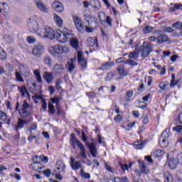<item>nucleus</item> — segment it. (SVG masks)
I'll use <instances>...</instances> for the list:
<instances>
[{
  "label": "nucleus",
  "instance_id": "obj_46",
  "mask_svg": "<svg viewBox=\"0 0 182 182\" xmlns=\"http://www.w3.org/2000/svg\"><path fill=\"white\" fill-rule=\"evenodd\" d=\"M80 176L84 177V178H90V173L85 172L83 168L80 170Z\"/></svg>",
  "mask_w": 182,
  "mask_h": 182
},
{
  "label": "nucleus",
  "instance_id": "obj_20",
  "mask_svg": "<svg viewBox=\"0 0 182 182\" xmlns=\"http://www.w3.org/2000/svg\"><path fill=\"white\" fill-rule=\"evenodd\" d=\"M43 77L47 83H52V80H53V74L46 71L43 73Z\"/></svg>",
  "mask_w": 182,
  "mask_h": 182
},
{
  "label": "nucleus",
  "instance_id": "obj_36",
  "mask_svg": "<svg viewBox=\"0 0 182 182\" xmlns=\"http://www.w3.org/2000/svg\"><path fill=\"white\" fill-rule=\"evenodd\" d=\"M18 89L23 97H25V96L28 95V90L26 89V87L21 86V87H18Z\"/></svg>",
  "mask_w": 182,
  "mask_h": 182
},
{
  "label": "nucleus",
  "instance_id": "obj_7",
  "mask_svg": "<svg viewBox=\"0 0 182 182\" xmlns=\"http://www.w3.org/2000/svg\"><path fill=\"white\" fill-rule=\"evenodd\" d=\"M84 19L87 22L88 26H85V31L88 33H92L96 29V27H92L90 26V22H92L93 21H96V18L92 16L90 14H85L84 15Z\"/></svg>",
  "mask_w": 182,
  "mask_h": 182
},
{
  "label": "nucleus",
  "instance_id": "obj_14",
  "mask_svg": "<svg viewBox=\"0 0 182 182\" xmlns=\"http://www.w3.org/2000/svg\"><path fill=\"white\" fill-rule=\"evenodd\" d=\"M53 9H55L56 12H63L64 8L63 4L60 1H55L52 4Z\"/></svg>",
  "mask_w": 182,
  "mask_h": 182
},
{
  "label": "nucleus",
  "instance_id": "obj_11",
  "mask_svg": "<svg viewBox=\"0 0 182 182\" xmlns=\"http://www.w3.org/2000/svg\"><path fill=\"white\" fill-rule=\"evenodd\" d=\"M43 46L42 44H37L32 50V54L36 58H39L43 53Z\"/></svg>",
  "mask_w": 182,
  "mask_h": 182
},
{
  "label": "nucleus",
  "instance_id": "obj_16",
  "mask_svg": "<svg viewBox=\"0 0 182 182\" xmlns=\"http://www.w3.org/2000/svg\"><path fill=\"white\" fill-rule=\"evenodd\" d=\"M168 36L166 34H161L156 38V43H159V45L166 43V42H168Z\"/></svg>",
  "mask_w": 182,
  "mask_h": 182
},
{
  "label": "nucleus",
  "instance_id": "obj_49",
  "mask_svg": "<svg viewBox=\"0 0 182 182\" xmlns=\"http://www.w3.org/2000/svg\"><path fill=\"white\" fill-rule=\"evenodd\" d=\"M6 69L10 73L14 72V65L9 63H6Z\"/></svg>",
  "mask_w": 182,
  "mask_h": 182
},
{
  "label": "nucleus",
  "instance_id": "obj_43",
  "mask_svg": "<svg viewBox=\"0 0 182 182\" xmlns=\"http://www.w3.org/2000/svg\"><path fill=\"white\" fill-rule=\"evenodd\" d=\"M0 59L1 60H6V53L0 47Z\"/></svg>",
  "mask_w": 182,
  "mask_h": 182
},
{
  "label": "nucleus",
  "instance_id": "obj_58",
  "mask_svg": "<svg viewBox=\"0 0 182 182\" xmlns=\"http://www.w3.org/2000/svg\"><path fill=\"white\" fill-rule=\"evenodd\" d=\"M114 122H116V123H120V122H122V120H123V117L120 114H118L117 116H116L114 118Z\"/></svg>",
  "mask_w": 182,
  "mask_h": 182
},
{
  "label": "nucleus",
  "instance_id": "obj_2",
  "mask_svg": "<svg viewBox=\"0 0 182 182\" xmlns=\"http://www.w3.org/2000/svg\"><path fill=\"white\" fill-rule=\"evenodd\" d=\"M49 52L53 56H56L58 55H64L69 52V48L66 46L55 45L49 48Z\"/></svg>",
  "mask_w": 182,
  "mask_h": 182
},
{
  "label": "nucleus",
  "instance_id": "obj_64",
  "mask_svg": "<svg viewBox=\"0 0 182 182\" xmlns=\"http://www.w3.org/2000/svg\"><path fill=\"white\" fill-rule=\"evenodd\" d=\"M38 128L36 124H33L30 128L28 129V130L30 131V133H33L32 132H33V130H36V129Z\"/></svg>",
  "mask_w": 182,
  "mask_h": 182
},
{
  "label": "nucleus",
  "instance_id": "obj_50",
  "mask_svg": "<svg viewBox=\"0 0 182 182\" xmlns=\"http://www.w3.org/2000/svg\"><path fill=\"white\" fill-rule=\"evenodd\" d=\"M125 63H127V65H130L131 66H137V62L132 60V58L127 60Z\"/></svg>",
  "mask_w": 182,
  "mask_h": 182
},
{
  "label": "nucleus",
  "instance_id": "obj_1",
  "mask_svg": "<svg viewBox=\"0 0 182 182\" xmlns=\"http://www.w3.org/2000/svg\"><path fill=\"white\" fill-rule=\"evenodd\" d=\"M38 36L43 39H50L53 41L55 38V31L50 26H46L43 28H40L38 32Z\"/></svg>",
  "mask_w": 182,
  "mask_h": 182
},
{
  "label": "nucleus",
  "instance_id": "obj_5",
  "mask_svg": "<svg viewBox=\"0 0 182 182\" xmlns=\"http://www.w3.org/2000/svg\"><path fill=\"white\" fill-rule=\"evenodd\" d=\"M32 107L27 103L26 101H23L21 109L19 111V114L23 119H28L31 114H32Z\"/></svg>",
  "mask_w": 182,
  "mask_h": 182
},
{
  "label": "nucleus",
  "instance_id": "obj_42",
  "mask_svg": "<svg viewBox=\"0 0 182 182\" xmlns=\"http://www.w3.org/2000/svg\"><path fill=\"white\" fill-rule=\"evenodd\" d=\"M156 68L160 71L161 76H164V75H166V67H161V65H158L156 66Z\"/></svg>",
  "mask_w": 182,
  "mask_h": 182
},
{
  "label": "nucleus",
  "instance_id": "obj_24",
  "mask_svg": "<svg viewBox=\"0 0 182 182\" xmlns=\"http://www.w3.org/2000/svg\"><path fill=\"white\" fill-rule=\"evenodd\" d=\"M177 164H178V161L174 159H171L168 163V166L171 170H174L175 168H176Z\"/></svg>",
  "mask_w": 182,
  "mask_h": 182
},
{
  "label": "nucleus",
  "instance_id": "obj_32",
  "mask_svg": "<svg viewBox=\"0 0 182 182\" xmlns=\"http://www.w3.org/2000/svg\"><path fill=\"white\" fill-rule=\"evenodd\" d=\"M65 164L62 161H58L57 162V170L59 173H62L65 170Z\"/></svg>",
  "mask_w": 182,
  "mask_h": 182
},
{
  "label": "nucleus",
  "instance_id": "obj_63",
  "mask_svg": "<svg viewBox=\"0 0 182 182\" xmlns=\"http://www.w3.org/2000/svg\"><path fill=\"white\" fill-rule=\"evenodd\" d=\"M52 103H55V105H58L59 102H60V98L58 97H55L53 98H51Z\"/></svg>",
  "mask_w": 182,
  "mask_h": 182
},
{
  "label": "nucleus",
  "instance_id": "obj_21",
  "mask_svg": "<svg viewBox=\"0 0 182 182\" xmlns=\"http://www.w3.org/2000/svg\"><path fill=\"white\" fill-rule=\"evenodd\" d=\"M53 19L58 28H62V26H63V20H62V18H60L58 14H54Z\"/></svg>",
  "mask_w": 182,
  "mask_h": 182
},
{
  "label": "nucleus",
  "instance_id": "obj_17",
  "mask_svg": "<svg viewBox=\"0 0 182 182\" xmlns=\"http://www.w3.org/2000/svg\"><path fill=\"white\" fill-rule=\"evenodd\" d=\"M68 41H70V46H72V48H73L76 50L79 49V40L77 38H73L71 34V36L70 39H68Z\"/></svg>",
  "mask_w": 182,
  "mask_h": 182
},
{
  "label": "nucleus",
  "instance_id": "obj_19",
  "mask_svg": "<svg viewBox=\"0 0 182 182\" xmlns=\"http://www.w3.org/2000/svg\"><path fill=\"white\" fill-rule=\"evenodd\" d=\"M87 146L89 148L92 157H97V149H96V146L95 145V144H87Z\"/></svg>",
  "mask_w": 182,
  "mask_h": 182
},
{
  "label": "nucleus",
  "instance_id": "obj_55",
  "mask_svg": "<svg viewBox=\"0 0 182 182\" xmlns=\"http://www.w3.org/2000/svg\"><path fill=\"white\" fill-rule=\"evenodd\" d=\"M117 71H118L119 75H121V76H124V75H125L124 67H123V66L118 67Z\"/></svg>",
  "mask_w": 182,
  "mask_h": 182
},
{
  "label": "nucleus",
  "instance_id": "obj_56",
  "mask_svg": "<svg viewBox=\"0 0 182 182\" xmlns=\"http://www.w3.org/2000/svg\"><path fill=\"white\" fill-rule=\"evenodd\" d=\"M173 131L176 132V133H181L182 126L181 125H177L176 127H173Z\"/></svg>",
  "mask_w": 182,
  "mask_h": 182
},
{
  "label": "nucleus",
  "instance_id": "obj_13",
  "mask_svg": "<svg viewBox=\"0 0 182 182\" xmlns=\"http://www.w3.org/2000/svg\"><path fill=\"white\" fill-rule=\"evenodd\" d=\"M75 62H76V58H70L68 61V63L65 65V68L68 70V72L72 73L76 68V65H75Z\"/></svg>",
  "mask_w": 182,
  "mask_h": 182
},
{
  "label": "nucleus",
  "instance_id": "obj_48",
  "mask_svg": "<svg viewBox=\"0 0 182 182\" xmlns=\"http://www.w3.org/2000/svg\"><path fill=\"white\" fill-rule=\"evenodd\" d=\"M172 28H176V29H179V31H182V23L177 21L176 23L172 24Z\"/></svg>",
  "mask_w": 182,
  "mask_h": 182
},
{
  "label": "nucleus",
  "instance_id": "obj_22",
  "mask_svg": "<svg viewBox=\"0 0 182 182\" xmlns=\"http://www.w3.org/2000/svg\"><path fill=\"white\" fill-rule=\"evenodd\" d=\"M0 120L5 122L6 124H11V119L8 118V114L2 111H0Z\"/></svg>",
  "mask_w": 182,
  "mask_h": 182
},
{
  "label": "nucleus",
  "instance_id": "obj_51",
  "mask_svg": "<svg viewBox=\"0 0 182 182\" xmlns=\"http://www.w3.org/2000/svg\"><path fill=\"white\" fill-rule=\"evenodd\" d=\"M48 113L55 114V106H53L52 103L48 104Z\"/></svg>",
  "mask_w": 182,
  "mask_h": 182
},
{
  "label": "nucleus",
  "instance_id": "obj_18",
  "mask_svg": "<svg viewBox=\"0 0 182 182\" xmlns=\"http://www.w3.org/2000/svg\"><path fill=\"white\" fill-rule=\"evenodd\" d=\"M87 42L88 46H90L91 48H92V46H96L97 48H99V43H97V38H93L92 37H89L87 39Z\"/></svg>",
  "mask_w": 182,
  "mask_h": 182
},
{
  "label": "nucleus",
  "instance_id": "obj_40",
  "mask_svg": "<svg viewBox=\"0 0 182 182\" xmlns=\"http://www.w3.org/2000/svg\"><path fill=\"white\" fill-rule=\"evenodd\" d=\"M134 146L135 149H136L137 150H140L143 149V147H144V144H143V141H139L134 142Z\"/></svg>",
  "mask_w": 182,
  "mask_h": 182
},
{
  "label": "nucleus",
  "instance_id": "obj_15",
  "mask_svg": "<svg viewBox=\"0 0 182 182\" xmlns=\"http://www.w3.org/2000/svg\"><path fill=\"white\" fill-rule=\"evenodd\" d=\"M35 4L37 6V8L41 11V12H48V6H46V5H45L41 0H36L35 1Z\"/></svg>",
  "mask_w": 182,
  "mask_h": 182
},
{
  "label": "nucleus",
  "instance_id": "obj_61",
  "mask_svg": "<svg viewBox=\"0 0 182 182\" xmlns=\"http://www.w3.org/2000/svg\"><path fill=\"white\" fill-rule=\"evenodd\" d=\"M104 22H106L109 26H112V18H110V16H107Z\"/></svg>",
  "mask_w": 182,
  "mask_h": 182
},
{
  "label": "nucleus",
  "instance_id": "obj_53",
  "mask_svg": "<svg viewBox=\"0 0 182 182\" xmlns=\"http://www.w3.org/2000/svg\"><path fill=\"white\" fill-rule=\"evenodd\" d=\"M26 41L28 42V43H35V42H36V38H35V37L33 36H28L26 38Z\"/></svg>",
  "mask_w": 182,
  "mask_h": 182
},
{
  "label": "nucleus",
  "instance_id": "obj_29",
  "mask_svg": "<svg viewBox=\"0 0 182 182\" xmlns=\"http://www.w3.org/2000/svg\"><path fill=\"white\" fill-rule=\"evenodd\" d=\"M139 166H140V170L142 174H149V173H150V170L147 168V165L144 164V163L141 162L139 164Z\"/></svg>",
  "mask_w": 182,
  "mask_h": 182
},
{
  "label": "nucleus",
  "instance_id": "obj_23",
  "mask_svg": "<svg viewBox=\"0 0 182 182\" xmlns=\"http://www.w3.org/2000/svg\"><path fill=\"white\" fill-rule=\"evenodd\" d=\"M53 70L55 73H60L65 70V67L63 66V64L56 63L54 65Z\"/></svg>",
  "mask_w": 182,
  "mask_h": 182
},
{
  "label": "nucleus",
  "instance_id": "obj_34",
  "mask_svg": "<svg viewBox=\"0 0 182 182\" xmlns=\"http://www.w3.org/2000/svg\"><path fill=\"white\" fill-rule=\"evenodd\" d=\"M78 149H80V155L82 159H87V156H86V149H85V145H81Z\"/></svg>",
  "mask_w": 182,
  "mask_h": 182
},
{
  "label": "nucleus",
  "instance_id": "obj_57",
  "mask_svg": "<svg viewBox=\"0 0 182 182\" xmlns=\"http://www.w3.org/2000/svg\"><path fill=\"white\" fill-rule=\"evenodd\" d=\"M87 96H88L89 99H95L96 97L95 92H89L86 93Z\"/></svg>",
  "mask_w": 182,
  "mask_h": 182
},
{
  "label": "nucleus",
  "instance_id": "obj_39",
  "mask_svg": "<svg viewBox=\"0 0 182 182\" xmlns=\"http://www.w3.org/2000/svg\"><path fill=\"white\" fill-rule=\"evenodd\" d=\"M129 59H139V51H132L129 54Z\"/></svg>",
  "mask_w": 182,
  "mask_h": 182
},
{
  "label": "nucleus",
  "instance_id": "obj_44",
  "mask_svg": "<svg viewBox=\"0 0 182 182\" xmlns=\"http://www.w3.org/2000/svg\"><path fill=\"white\" fill-rule=\"evenodd\" d=\"M172 79L171 80V84L170 86L171 87H174V86H176V85H177V83H178V80L176 81V75L175 74H172Z\"/></svg>",
  "mask_w": 182,
  "mask_h": 182
},
{
  "label": "nucleus",
  "instance_id": "obj_38",
  "mask_svg": "<svg viewBox=\"0 0 182 182\" xmlns=\"http://www.w3.org/2000/svg\"><path fill=\"white\" fill-rule=\"evenodd\" d=\"M165 182H173V176L170 172L166 171L164 173Z\"/></svg>",
  "mask_w": 182,
  "mask_h": 182
},
{
  "label": "nucleus",
  "instance_id": "obj_6",
  "mask_svg": "<svg viewBox=\"0 0 182 182\" xmlns=\"http://www.w3.org/2000/svg\"><path fill=\"white\" fill-rule=\"evenodd\" d=\"M28 29L32 33H37L41 31V28L38 27V21L36 20L31 18L28 20Z\"/></svg>",
  "mask_w": 182,
  "mask_h": 182
},
{
  "label": "nucleus",
  "instance_id": "obj_9",
  "mask_svg": "<svg viewBox=\"0 0 182 182\" xmlns=\"http://www.w3.org/2000/svg\"><path fill=\"white\" fill-rule=\"evenodd\" d=\"M77 58L78 63H80V65L81 66V69L85 70L87 66V62L86 61V58L83 57V53H82L81 51H78L77 53Z\"/></svg>",
  "mask_w": 182,
  "mask_h": 182
},
{
  "label": "nucleus",
  "instance_id": "obj_60",
  "mask_svg": "<svg viewBox=\"0 0 182 182\" xmlns=\"http://www.w3.org/2000/svg\"><path fill=\"white\" fill-rule=\"evenodd\" d=\"M176 182H182V173L178 172L176 173Z\"/></svg>",
  "mask_w": 182,
  "mask_h": 182
},
{
  "label": "nucleus",
  "instance_id": "obj_62",
  "mask_svg": "<svg viewBox=\"0 0 182 182\" xmlns=\"http://www.w3.org/2000/svg\"><path fill=\"white\" fill-rule=\"evenodd\" d=\"M4 39L8 43H11L12 41H14V38L11 36H5Z\"/></svg>",
  "mask_w": 182,
  "mask_h": 182
},
{
  "label": "nucleus",
  "instance_id": "obj_26",
  "mask_svg": "<svg viewBox=\"0 0 182 182\" xmlns=\"http://www.w3.org/2000/svg\"><path fill=\"white\" fill-rule=\"evenodd\" d=\"M114 63L113 62H107L101 65L100 68V70H109L112 68V66H114Z\"/></svg>",
  "mask_w": 182,
  "mask_h": 182
},
{
  "label": "nucleus",
  "instance_id": "obj_31",
  "mask_svg": "<svg viewBox=\"0 0 182 182\" xmlns=\"http://www.w3.org/2000/svg\"><path fill=\"white\" fill-rule=\"evenodd\" d=\"M15 77L16 82H20L21 83H23L25 82V80L23 79V77L22 76V73L21 72L16 70L15 72Z\"/></svg>",
  "mask_w": 182,
  "mask_h": 182
},
{
  "label": "nucleus",
  "instance_id": "obj_30",
  "mask_svg": "<svg viewBox=\"0 0 182 182\" xmlns=\"http://www.w3.org/2000/svg\"><path fill=\"white\" fill-rule=\"evenodd\" d=\"M164 155V151L161 149H157L151 154V156H153V157H155V159H158L159 157H162Z\"/></svg>",
  "mask_w": 182,
  "mask_h": 182
},
{
  "label": "nucleus",
  "instance_id": "obj_25",
  "mask_svg": "<svg viewBox=\"0 0 182 182\" xmlns=\"http://www.w3.org/2000/svg\"><path fill=\"white\" fill-rule=\"evenodd\" d=\"M25 124H28V121L23 119L21 118H18V121L17 122V126L16 127V130L18 132V129H22Z\"/></svg>",
  "mask_w": 182,
  "mask_h": 182
},
{
  "label": "nucleus",
  "instance_id": "obj_52",
  "mask_svg": "<svg viewBox=\"0 0 182 182\" xmlns=\"http://www.w3.org/2000/svg\"><path fill=\"white\" fill-rule=\"evenodd\" d=\"M113 77H114V73H113L112 72H109L107 74L105 80L110 81V80H112V79H113Z\"/></svg>",
  "mask_w": 182,
  "mask_h": 182
},
{
  "label": "nucleus",
  "instance_id": "obj_27",
  "mask_svg": "<svg viewBox=\"0 0 182 182\" xmlns=\"http://www.w3.org/2000/svg\"><path fill=\"white\" fill-rule=\"evenodd\" d=\"M71 168L73 170L77 171L79 170V168H83V166H82V161H77L75 163L71 164Z\"/></svg>",
  "mask_w": 182,
  "mask_h": 182
},
{
  "label": "nucleus",
  "instance_id": "obj_8",
  "mask_svg": "<svg viewBox=\"0 0 182 182\" xmlns=\"http://www.w3.org/2000/svg\"><path fill=\"white\" fill-rule=\"evenodd\" d=\"M73 22L75 23V28H77V31L79 32L83 33L85 32V28H83V25L82 24V19H80V17L77 16H73Z\"/></svg>",
  "mask_w": 182,
  "mask_h": 182
},
{
  "label": "nucleus",
  "instance_id": "obj_33",
  "mask_svg": "<svg viewBox=\"0 0 182 182\" xmlns=\"http://www.w3.org/2000/svg\"><path fill=\"white\" fill-rule=\"evenodd\" d=\"M33 74L38 83H42V76H41V71L39 70H34Z\"/></svg>",
  "mask_w": 182,
  "mask_h": 182
},
{
  "label": "nucleus",
  "instance_id": "obj_12",
  "mask_svg": "<svg viewBox=\"0 0 182 182\" xmlns=\"http://www.w3.org/2000/svg\"><path fill=\"white\" fill-rule=\"evenodd\" d=\"M168 135L166 132L162 133V136L160 138L159 144L161 147H167L168 146Z\"/></svg>",
  "mask_w": 182,
  "mask_h": 182
},
{
  "label": "nucleus",
  "instance_id": "obj_28",
  "mask_svg": "<svg viewBox=\"0 0 182 182\" xmlns=\"http://www.w3.org/2000/svg\"><path fill=\"white\" fill-rule=\"evenodd\" d=\"M31 167L33 170H36L39 171V170H42V164L41 161H36L31 164Z\"/></svg>",
  "mask_w": 182,
  "mask_h": 182
},
{
  "label": "nucleus",
  "instance_id": "obj_54",
  "mask_svg": "<svg viewBox=\"0 0 182 182\" xmlns=\"http://www.w3.org/2000/svg\"><path fill=\"white\" fill-rule=\"evenodd\" d=\"M164 33H173L174 30L171 27H164L163 28Z\"/></svg>",
  "mask_w": 182,
  "mask_h": 182
},
{
  "label": "nucleus",
  "instance_id": "obj_10",
  "mask_svg": "<svg viewBox=\"0 0 182 182\" xmlns=\"http://www.w3.org/2000/svg\"><path fill=\"white\" fill-rule=\"evenodd\" d=\"M70 144L71 146H73V149L74 150L76 149V146H77V147L80 148V146L83 145V144H82V142H80V141H79L77 139H76L75 134H70Z\"/></svg>",
  "mask_w": 182,
  "mask_h": 182
},
{
  "label": "nucleus",
  "instance_id": "obj_4",
  "mask_svg": "<svg viewBox=\"0 0 182 182\" xmlns=\"http://www.w3.org/2000/svg\"><path fill=\"white\" fill-rule=\"evenodd\" d=\"M72 34L69 33L68 29H65L64 31L58 30L55 33V38L60 43H66L69 39H70Z\"/></svg>",
  "mask_w": 182,
  "mask_h": 182
},
{
  "label": "nucleus",
  "instance_id": "obj_59",
  "mask_svg": "<svg viewBox=\"0 0 182 182\" xmlns=\"http://www.w3.org/2000/svg\"><path fill=\"white\" fill-rule=\"evenodd\" d=\"M167 86H168V83L161 82V84H159V88L161 89V90H166Z\"/></svg>",
  "mask_w": 182,
  "mask_h": 182
},
{
  "label": "nucleus",
  "instance_id": "obj_3",
  "mask_svg": "<svg viewBox=\"0 0 182 182\" xmlns=\"http://www.w3.org/2000/svg\"><path fill=\"white\" fill-rule=\"evenodd\" d=\"M153 51V45L149 42H144L142 46L138 48V52L141 58H147Z\"/></svg>",
  "mask_w": 182,
  "mask_h": 182
},
{
  "label": "nucleus",
  "instance_id": "obj_45",
  "mask_svg": "<svg viewBox=\"0 0 182 182\" xmlns=\"http://www.w3.org/2000/svg\"><path fill=\"white\" fill-rule=\"evenodd\" d=\"M153 31V27L150 26H146L144 28L142 32L144 33H150V32Z\"/></svg>",
  "mask_w": 182,
  "mask_h": 182
},
{
  "label": "nucleus",
  "instance_id": "obj_37",
  "mask_svg": "<svg viewBox=\"0 0 182 182\" xmlns=\"http://www.w3.org/2000/svg\"><path fill=\"white\" fill-rule=\"evenodd\" d=\"M114 182H129V178L127 176H122V177H115L114 178Z\"/></svg>",
  "mask_w": 182,
  "mask_h": 182
},
{
  "label": "nucleus",
  "instance_id": "obj_41",
  "mask_svg": "<svg viewBox=\"0 0 182 182\" xmlns=\"http://www.w3.org/2000/svg\"><path fill=\"white\" fill-rule=\"evenodd\" d=\"M98 18L100 22H104L107 16H106V14H105L103 11H100L98 13Z\"/></svg>",
  "mask_w": 182,
  "mask_h": 182
},
{
  "label": "nucleus",
  "instance_id": "obj_47",
  "mask_svg": "<svg viewBox=\"0 0 182 182\" xmlns=\"http://www.w3.org/2000/svg\"><path fill=\"white\" fill-rule=\"evenodd\" d=\"M43 62L47 66H50L52 65V59H50V57L49 56L45 57Z\"/></svg>",
  "mask_w": 182,
  "mask_h": 182
},
{
  "label": "nucleus",
  "instance_id": "obj_35",
  "mask_svg": "<svg viewBox=\"0 0 182 182\" xmlns=\"http://www.w3.org/2000/svg\"><path fill=\"white\" fill-rule=\"evenodd\" d=\"M133 166V163H130L129 166L127 164H123L122 162H119V166L121 167L122 171H126V170H129Z\"/></svg>",
  "mask_w": 182,
  "mask_h": 182
}]
</instances>
